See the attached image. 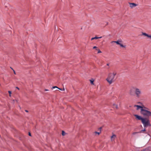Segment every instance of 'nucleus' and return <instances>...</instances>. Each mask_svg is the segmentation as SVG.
<instances>
[{
	"mask_svg": "<svg viewBox=\"0 0 151 151\" xmlns=\"http://www.w3.org/2000/svg\"><path fill=\"white\" fill-rule=\"evenodd\" d=\"M141 105H134V107H136V110H138L140 109V113L143 115L149 117L151 116V112L148 110L149 109L145 107L140 102L138 103Z\"/></svg>",
	"mask_w": 151,
	"mask_h": 151,
	"instance_id": "1",
	"label": "nucleus"
},
{
	"mask_svg": "<svg viewBox=\"0 0 151 151\" xmlns=\"http://www.w3.org/2000/svg\"><path fill=\"white\" fill-rule=\"evenodd\" d=\"M116 74V72H114L112 73H110L108 74L106 80L110 84H111L114 81V78Z\"/></svg>",
	"mask_w": 151,
	"mask_h": 151,
	"instance_id": "2",
	"label": "nucleus"
},
{
	"mask_svg": "<svg viewBox=\"0 0 151 151\" xmlns=\"http://www.w3.org/2000/svg\"><path fill=\"white\" fill-rule=\"evenodd\" d=\"M141 122L144 127H146L148 126H151V124L150 123V121L148 118H144Z\"/></svg>",
	"mask_w": 151,
	"mask_h": 151,
	"instance_id": "3",
	"label": "nucleus"
},
{
	"mask_svg": "<svg viewBox=\"0 0 151 151\" xmlns=\"http://www.w3.org/2000/svg\"><path fill=\"white\" fill-rule=\"evenodd\" d=\"M133 89H134L135 90V93L136 96L137 97H140L142 93L141 89L137 88H134Z\"/></svg>",
	"mask_w": 151,
	"mask_h": 151,
	"instance_id": "4",
	"label": "nucleus"
},
{
	"mask_svg": "<svg viewBox=\"0 0 151 151\" xmlns=\"http://www.w3.org/2000/svg\"><path fill=\"white\" fill-rule=\"evenodd\" d=\"M134 116L136 117L137 120H140L142 121V120L144 119L141 116H139L137 114H134Z\"/></svg>",
	"mask_w": 151,
	"mask_h": 151,
	"instance_id": "5",
	"label": "nucleus"
},
{
	"mask_svg": "<svg viewBox=\"0 0 151 151\" xmlns=\"http://www.w3.org/2000/svg\"><path fill=\"white\" fill-rule=\"evenodd\" d=\"M142 35L145 36L147 37L148 38H150V39H151V35H148L145 32H143L142 33Z\"/></svg>",
	"mask_w": 151,
	"mask_h": 151,
	"instance_id": "6",
	"label": "nucleus"
},
{
	"mask_svg": "<svg viewBox=\"0 0 151 151\" xmlns=\"http://www.w3.org/2000/svg\"><path fill=\"white\" fill-rule=\"evenodd\" d=\"M120 42H122V41L121 40H118L117 41H112L111 42V43L112 44L113 43H115L117 45H119L120 44Z\"/></svg>",
	"mask_w": 151,
	"mask_h": 151,
	"instance_id": "7",
	"label": "nucleus"
},
{
	"mask_svg": "<svg viewBox=\"0 0 151 151\" xmlns=\"http://www.w3.org/2000/svg\"><path fill=\"white\" fill-rule=\"evenodd\" d=\"M133 88L130 89L129 91V93L131 95H133L134 94V88Z\"/></svg>",
	"mask_w": 151,
	"mask_h": 151,
	"instance_id": "8",
	"label": "nucleus"
},
{
	"mask_svg": "<svg viewBox=\"0 0 151 151\" xmlns=\"http://www.w3.org/2000/svg\"><path fill=\"white\" fill-rule=\"evenodd\" d=\"M130 6L131 8L135 7L137 6V4L134 3H129Z\"/></svg>",
	"mask_w": 151,
	"mask_h": 151,
	"instance_id": "9",
	"label": "nucleus"
},
{
	"mask_svg": "<svg viewBox=\"0 0 151 151\" xmlns=\"http://www.w3.org/2000/svg\"><path fill=\"white\" fill-rule=\"evenodd\" d=\"M142 151H151V147H148L145 148Z\"/></svg>",
	"mask_w": 151,
	"mask_h": 151,
	"instance_id": "10",
	"label": "nucleus"
},
{
	"mask_svg": "<svg viewBox=\"0 0 151 151\" xmlns=\"http://www.w3.org/2000/svg\"><path fill=\"white\" fill-rule=\"evenodd\" d=\"M116 137V135L115 134H113L112 136L111 137V141H114Z\"/></svg>",
	"mask_w": 151,
	"mask_h": 151,
	"instance_id": "11",
	"label": "nucleus"
},
{
	"mask_svg": "<svg viewBox=\"0 0 151 151\" xmlns=\"http://www.w3.org/2000/svg\"><path fill=\"white\" fill-rule=\"evenodd\" d=\"M113 106L114 108H116V109H117L118 108V106H117V105H116V104H114L113 105Z\"/></svg>",
	"mask_w": 151,
	"mask_h": 151,
	"instance_id": "12",
	"label": "nucleus"
},
{
	"mask_svg": "<svg viewBox=\"0 0 151 151\" xmlns=\"http://www.w3.org/2000/svg\"><path fill=\"white\" fill-rule=\"evenodd\" d=\"M90 81L91 83V84H92V85L94 84L93 82L94 81V80L93 79H92V80H90Z\"/></svg>",
	"mask_w": 151,
	"mask_h": 151,
	"instance_id": "13",
	"label": "nucleus"
},
{
	"mask_svg": "<svg viewBox=\"0 0 151 151\" xmlns=\"http://www.w3.org/2000/svg\"><path fill=\"white\" fill-rule=\"evenodd\" d=\"M102 37H101V36L100 37H97L96 36H95V37H94V39H100V38H101Z\"/></svg>",
	"mask_w": 151,
	"mask_h": 151,
	"instance_id": "14",
	"label": "nucleus"
},
{
	"mask_svg": "<svg viewBox=\"0 0 151 151\" xmlns=\"http://www.w3.org/2000/svg\"><path fill=\"white\" fill-rule=\"evenodd\" d=\"M119 45H120V46L121 47H125V45H122V44L120 43V44Z\"/></svg>",
	"mask_w": 151,
	"mask_h": 151,
	"instance_id": "15",
	"label": "nucleus"
},
{
	"mask_svg": "<svg viewBox=\"0 0 151 151\" xmlns=\"http://www.w3.org/2000/svg\"><path fill=\"white\" fill-rule=\"evenodd\" d=\"M65 134V132L63 131H62V135L63 136H64Z\"/></svg>",
	"mask_w": 151,
	"mask_h": 151,
	"instance_id": "16",
	"label": "nucleus"
},
{
	"mask_svg": "<svg viewBox=\"0 0 151 151\" xmlns=\"http://www.w3.org/2000/svg\"><path fill=\"white\" fill-rule=\"evenodd\" d=\"M8 93H9V96H11V94L12 93L11 91H8Z\"/></svg>",
	"mask_w": 151,
	"mask_h": 151,
	"instance_id": "17",
	"label": "nucleus"
},
{
	"mask_svg": "<svg viewBox=\"0 0 151 151\" xmlns=\"http://www.w3.org/2000/svg\"><path fill=\"white\" fill-rule=\"evenodd\" d=\"M95 133L96 134H97L98 135H99L100 133V132H95Z\"/></svg>",
	"mask_w": 151,
	"mask_h": 151,
	"instance_id": "18",
	"label": "nucleus"
},
{
	"mask_svg": "<svg viewBox=\"0 0 151 151\" xmlns=\"http://www.w3.org/2000/svg\"><path fill=\"white\" fill-rule=\"evenodd\" d=\"M15 102H17V100H13V103H14Z\"/></svg>",
	"mask_w": 151,
	"mask_h": 151,
	"instance_id": "19",
	"label": "nucleus"
},
{
	"mask_svg": "<svg viewBox=\"0 0 151 151\" xmlns=\"http://www.w3.org/2000/svg\"><path fill=\"white\" fill-rule=\"evenodd\" d=\"M96 50H98V53H100L101 52L99 50L96 49Z\"/></svg>",
	"mask_w": 151,
	"mask_h": 151,
	"instance_id": "20",
	"label": "nucleus"
},
{
	"mask_svg": "<svg viewBox=\"0 0 151 151\" xmlns=\"http://www.w3.org/2000/svg\"><path fill=\"white\" fill-rule=\"evenodd\" d=\"M137 133H138L137 132H134L132 133V134L133 135H135V134H137Z\"/></svg>",
	"mask_w": 151,
	"mask_h": 151,
	"instance_id": "21",
	"label": "nucleus"
},
{
	"mask_svg": "<svg viewBox=\"0 0 151 151\" xmlns=\"http://www.w3.org/2000/svg\"><path fill=\"white\" fill-rule=\"evenodd\" d=\"M58 88L57 86H53L52 87V88Z\"/></svg>",
	"mask_w": 151,
	"mask_h": 151,
	"instance_id": "22",
	"label": "nucleus"
},
{
	"mask_svg": "<svg viewBox=\"0 0 151 151\" xmlns=\"http://www.w3.org/2000/svg\"><path fill=\"white\" fill-rule=\"evenodd\" d=\"M58 89H60V90H63V91H64L65 90V89L64 88H63V90L62 88H58Z\"/></svg>",
	"mask_w": 151,
	"mask_h": 151,
	"instance_id": "23",
	"label": "nucleus"
},
{
	"mask_svg": "<svg viewBox=\"0 0 151 151\" xmlns=\"http://www.w3.org/2000/svg\"><path fill=\"white\" fill-rule=\"evenodd\" d=\"M97 48V47H96V46H94V47H93V49H96V48Z\"/></svg>",
	"mask_w": 151,
	"mask_h": 151,
	"instance_id": "24",
	"label": "nucleus"
},
{
	"mask_svg": "<svg viewBox=\"0 0 151 151\" xmlns=\"http://www.w3.org/2000/svg\"><path fill=\"white\" fill-rule=\"evenodd\" d=\"M13 72H14V73L15 74H16V73H15V70H13Z\"/></svg>",
	"mask_w": 151,
	"mask_h": 151,
	"instance_id": "25",
	"label": "nucleus"
},
{
	"mask_svg": "<svg viewBox=\"0 0 151 151\" xmlns=\"http://www.w3.org/2000/svg\"><path fill=\"white\" fill-rule=\"evenodd\" d=\"M109 63H108L106 64V65L107 66H109Z\"/></svg>",
	"mask_w": 151,
	"mask_h": 151,
	"instance_id": "26",
	"label": "nucleus"
},
{
	"mask_svg": "<svg viewBox=\"0 0 151 151\" xmlns=\"http://www.w3.org/2000/svg\"><path fill=\"white\" fill-rule=\"evenodd\" d=\"M94 39V37H93L91 39V40H93Z\"/></svg>",
	"mask_w": 151,
	"mask_h": 151,
	"instance_id": "27",
	"label": "nucleus"
},
{
	"mask_svg": "<svg viewBox=\"0 0 151 151\" xmlns=\"http://www.w3.org/2000/svg\"><path fill=\"white\" fill-rule=\"evenodd\" d=\"M49 91V90H48V89H45V91Z\"/></svg>",
	"mask_w": 151,
	"mask_h": 151,
	"instance_id": "28",
	"label": "nucleus"
},
{
	"mask_svg": "<svg viewBox=\"0 0 151 151\" xmlns=\"http://www.w3.org/2000/svg\"><path fill=\"white\" fill-rule=\"evenodd\" d=\"M16 88L18 90H19V88L18 87H16Z\"/></svg>",
	"mask_w": 151,
	"mask_h": 151,
	"instance_id": "29",
	"label": "nucleus"
},
{
	"mask_svg": "<svg viewBox=\"0 0 151 151\" xmlns=\"http://www.w3.org/2000/svg\"><path fill=\"white\" fill-rule=\"evenodd\" d=\"M25 111L26 112H28V111L27 110H25Z\"/></svg>",
	"mask_w": 151,
	"mask_h": 151,
	"instance_id": "30",
	"label": "nucleus"
},
{
	"mask_svg": "<svg viewBox=\"0 0 151 151\" xmlns=\"http://www.w3.org/2000/svg\"><path fill=\"white\" fill-rule=\"evenodd\" d=\"M29 136H31V133H29Z\"/></svg>",
	"mask_w": 151,
	"mask_h": 151,
	"instance_id": "31",
	"label": "nucleus"
},
{
	"mask_svg": "<svg viewBox=\"0 0 151 151\" xmlns=\"http://www.w3.org/2000/svg\"><path fill=\"white\" fill-rule=\"evenodd\" d=\"M145 131V129L144 130H142V131Z\"/></svg>",
	"mask_w": 151,
	"mask_h": 151,
	"instance_id": "32",
	"label": "nucleus"
},
{
	"mask_svg": "<svg viewBox=\"0 0 151 151\" xmlns=\"http://www.w3.org/2000/svg\"><path fill=\"white\" fill-rule=\"evenodd\" d=\"M10 68L13 70H14L11 67H10Z\"/></svg>",
	"mask_w": 151,
	"mask_h": 151,
	"instance_id": "33",
	"label": "nucleus"
},
{
	"mask_svg": "<svg viewBox=\"0 0 151 151\" xmlns=\"http://www.w3.org/2000/svg\"><path fill=\"white\" fill-rule=\"evenodd\" d=\"M102 129V127H101L99 129H100V130H101V129Z\"/></svg>",
	"mask_w": 151,
	"mask_h": 151,
	"instance_id": "34",
	"label": "nucleus"
},
{
	"mask_svg": "<svg viewBox=\"0 0 151 151\" xmlns=\"http://www.w3.org/2000/svg\"><path fill=\"white\" fill-rule=\"evenodd\" d=\"M109 68V67H107V68Z\"/></svg>",
	"mask_w": 151,
	"mask_h": 151,
	"instance_id": "35",
	"label": "nucleus"
}]
</instances>
